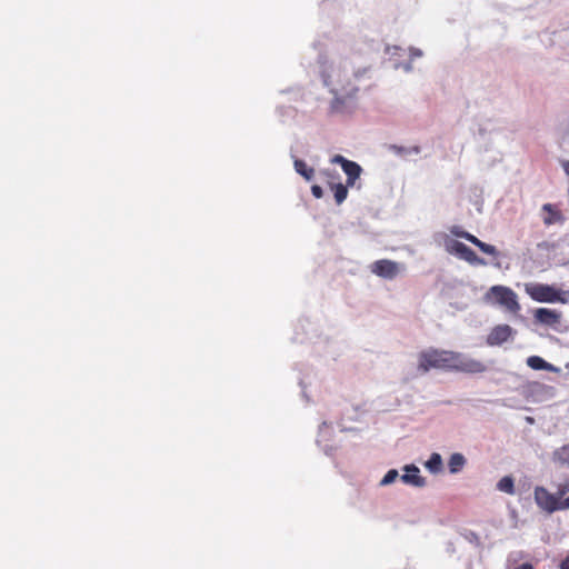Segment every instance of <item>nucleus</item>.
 <instances>
[{
	"label": "nucleus",
	"mask_w": 569,
	"mask_h": 569,
	"mask_svg": "<svg viewBox=\"0 0 569 569\" xmlns=\"http://www.w3.org/2000/svg\"><path fill=\"white\" fill-rule=\"evenodd\" d=\"M319 63L322 82L333 96L331 107L335 111H341L347 100L356 97L357 80L362 71L355 70L347 60L338 57H321Z\"/></svg>",
	"instance_id": "1"
},
{
	"label": "nucleus",
	"mask_w": 569,
	"mask_h": 569,
	"mask_svg": "<svg viewBox=\"0 0 569 569\" xmlns=\"http://www.w3.org/2000/svg\"><path fill=\"white\" fill-rule=\"evenodd\" d=\"M526 292L529 297L542 303H562L569 302V290H561L555 286L543 283H528L526 284Z\"/></svg>",
	"instance_id": "2"
},
{
	"label": "nucleus",
	"mask_w": 569,
	"mask_h": 569,
	"mask_svg": "<svg viewBox=\"0 0 569 569\" xmlns=\"http://www.w3.org/2000/svg\"><path fill=\"white\" fill-rule=\"evenodd\" d=\"M449 350L429 348L418 356V371L427 373L431 369L448 371Z\"/></svg>",
	"instance_id": "3"
},
{
	"label": "nucleus",
	"mask_w": 569,
	"mask_h": 569,
	"mask_svg": "<svg viewBox=\"0 0 569 569\" xmlns=\"http://www.w3.org/2000/svg\"><path fill=\"white\" fill-rule=\"evenodd\" d=\"M448 371L475 375L487 371V366L467 353L449 350Z\"/></svg>",
	"instance_id": "4"
},
{
	"label": "nucleus",
	"mask_w": 569,
	"mask_h": 569,
	"mask_svg": "<svg viewBox=\"0 0 569 569\" xmlns=\"http://www.w3.org/2000/svg\"><path fill=\"white\" fill-rule=\"evenodd\" d=\"M486 298L509 312L517 313L520 310L517 293L508 287L492 286L486 293Z\"/></svg>",
	"instance_id": "5"
},
{
	"label": "nucleus",
	"mask_w": 569,
	"mask_h": 569,
	"mask_svg": "<svg viewBox=\"0 0 569 569\" xmlns=\"http://www.w3.org/2000/svg\"><path fill=\"white\" fill-rule=\"evenodd\" d=\"M445 249L448 253L453 254L470 264L473 266H483L486 261L482 258H479L472 249H470L465 243L447 237L443 242Z\"/></svg>",
	"instance_id": "6"
},
{
	"label": "nucleus",
	"mask_w": 569,
	"mask_h": 569,
	"mask_svg": "<svg viewBox=\"0 0 569 569\" xmlns=\"http://www.w3.org/2000/svg\"><path fill=\"white\" fill-rule=\"evenodd\" d=\"M330 161L331 163L339 164L341 167L342 171L347 176L346 183L350 188L356 187V182L359 180L363 171L361 166L358 162L349 160L341 154L333 156Z\"/></svg>",
	"instance_id": "7"
},
{
	"label": "nucleus",
	"mask_w": 569,
	"mask_h": 569,
	"mask_svg": "<svg viewBox=\"0 0 569 569\" xmlns=\"http://www.w3.org/2000/svg\"><path fill=\"white\" fill-rule=\"evenodd\" d=\"M535 501L539 508L548 513L561 510V500L558 495L550 493L543 487H537L535 489Z\"/></svg>",
	"instance_id": "8"
},
{
	"label": "nucleus",
	"mask_w": 569,
	"mask_h": 569,
	"mask_svg": "<svg viewBox=\"0 0 569 569\" xmlns=\"http://www.w3.org/2000/svg\"><path fill=\"white\" fill-rule=\"evenodd\" d=\"M402 267L400 263L381 259L377 260L371 264V272L383 279H395L401 271Z\"/></svg>",
	"instance_id": "9"
},
{
	"label": "nucleus",
	"mask_w": 569,
	"mask_h": 569,
	"mask_svg": "<svg viewBox=\"0 0 569 569\" xmlns=\"http://www.w3.org/2000/svg\"><path fill=\"white\" fill-rule=\"evenodd\" d=\"M516 335V330L509 325H498L491 329L487 336L486 342L490 347L501 346L508 340L512 339Z\"/></svg>",
	"instance_id": "10"
},
{
	"label": "nucleus",
	"mask_w": 569,
	"mask_h": 569,
	"mask_svg": "<svg viewBox=\"0 0 569 569\" xmlns=\"http://www.w3.org/2000/svg\"><path fill=\"white\" fill-rule=\"evenodd\" d=\"M403 471L400 479L405 485L416 488H423L427 485L426 478L420 476V469L416 465H406Z\"/></svg>",
	"instance_id": "11"
},
{
	"label": "nucleus",
	"mask_w": 569,
	"mask_h": 569,
	"mask_svg": "<svg viewBox=\"0 0 569 569\" xmlns=\"http://www.w3.org/2000/svg\"><path fill=\"white\" fill-rule=\"evenodd\" d=\"M535 320L548 327H556L560 323L561 312L555 309L538 308L535 311Z\"/></svg>",
	"instance_id": "12"
},
{
	"label": "nucleus",
	"mask_w": 569,
	"mask_h": 569,
	"mask_svg": "<svg viewBox=\"0 0 569 569\" xmlns=\"http://www.w3.org/2000/svg\"><path fill=\"white\" fill-rule=\"evenodd\" d=\"M542 211H545L547 214L543 217V223L546 226L551 224H562L565 222V216L560 210L556 208V206L551 203H545L542 206Z\"/></svg>",
	"instance_id": "13"
},
{
	"label": "nucleus",
	"mask_w": 569,
	"mask_h": 569,
	"mask_svg": "<svg viewBox=\"0 0 569 569\" xmlns=\"http://www.w3.org/2000/svg\"><path fill=\"white\" fill-rule=\"evenodd\" d=\"M552 461L562 468L569 469V442L552 452Z\"/></svg>",
	"instance_id": "14"
},
{
	"label": "nucleus",
	"mask_w": 569,
	"mask_h": 569,
	"mask_svg": "<svg viewBox=\"0 0 569 569\" xmlns=\"http://www.w3.org/2000/svg\"><path fill=\"white\" fill-rule=\"evenodd\" d=\"M527 366L533 370H547V371H551V372L558 371V369L553 365L547 362L545 359H542L539 356L528 357Z\"/></svg>",
	"instance_id": "15"
},
{
	"label": "nucleus",
	"mask_w": 569,
	"mask_h": 569,
	"mask_svg": "<svg viewBox=\"0 0 569 569\" xmlns=\"http://www.w3.org/2000/svg\"><path fill=\"white\" fill-rule=\"evenodd\" d=\"M425 468L432 475H438L443 470L442 457L438 452H432L425 462Z\"/></svg>",
	"instance_id": "16"
},
{
	"label": "nucleus",
	"mask_w": 569,
	"mask_h": 569,
	"mask_svg": "<svg viewBox=\"0 0 569 569\" xmlns=\"http://www.w3.org/2000/svg\"><path fill=\"white\" fill-rule=\"evenodd\" d=\"M467 459L460 452H455L449 457L448 469L452 475L459 473L466 466Z\"/></svg>",
	"instance_id": "17"
},
{
	"label": "nucleus",
	"mask_w": 569,
	"mask_h": 569,
	"mask_svg": "<svg viewBox=\"0 0 569 569\" xmlns=\"http://www.w3.org/2000/svg\"><path fill=\"white\" fill-rule=\"evenodd\" d=\"M468 241L471 242L472 244H475L476 247H478L486 254H489L492 257L499 256V251L497 250V248L495 246L479 240L476 236H469Z\"/></svg>",
	"instance_id": "18"
},
{
	"label": "nucleus",
	"mask_w": 569,
	"mask_h": 569,
	"mask_svg": "<svg viewBox=\"0 0 569 569\" xmlns=\"http://www.w3.org/2000/svg\"><path fill=\"white\" fill-rule=\"evenodd\" d=\"M293 167L297 173L302 176L307 181H310L313 179L315 170L307 166V163L303 160L295 159Z\"/></svg>",
	"instance_id": "19"
},
{
	"label": "nucleus",
	"mask_w": 569,
	"mask_h": 569,
	"mask_svg": "<svg viewBox=\"0 0 569 569\" xmlns=\"http://www.w3.org/2000/svg\"><path fill=\"white\" fill-rule=\"evenodd\" d=\"M348 188H350V187L347 183L346 184H342V183L331 184V190L333 191L335 200H336L337 204H341L347 199Z\"/></svg>",
	"instance_id": "20"
},
{
	"label": "nucleus",
	"mask_w": 569,
	"mask_h": 569,
	"mask_svg": "<svg viewBox=\"0 0 569 569\" xmlns=\"http://www.w3.org/2000/svg\"><path fill=\"white\" fill-rule=\"evenodd\" d=\"M497 489L508 495H515V481L511 476H505L497 482Z\"/></svg>",
	"instance_id": "21"
},
{
	"label": "nucleus",
	"mask_w": 569,
	"mask_h": 569,
	"mask_svg": "<svg viewBox=\"0 0 569 569\" xmlns=\"http://www.w3.org/2000/svg\"><path fill=\"white\" fill-rule=\"evenodd\" d=\"M399 477V472L397 469H390L387 471V473L383 476V478L380 480V486L386 487L391 483H393Z\"/></svg>",
	"instance_id": "22"
},
{
	"label": "nucleus",
	"mask_w": 569,
	"mask_h": 569,
	"mask_svg": "<svg viewBox=\"0 0 569 569\" xmlns=\"http://www.w3.org/2000/svg\"><path fill=\"white\" fill-rule=\"evenodd\" d=\"M330 431L331 427L327 422H323L319 428V436L317 442L321 445L323 441H327L329 439Z\"/></svg>",
	"instance_id": "23"
},
{
	"label": "nucleus",
	"mask_w": 569,
	"mask_h": 569,
	"mask_svg": "<svg viewBox=\"0 0 569 569\" xmlns=\"http://www.w3.org/2000/svg\"><path fill=\"white\" fill-rule=\"evenodd\" d=\"M392 149L398 153V154H407V153H415V154H418L420 152V148L418 146H415V147H411L410 149H406L403 147H397V146H393Z\"/></svg>",
	"instance_id": "24"
},
{
	"label": "nucleus",
	"mask_w": 569,
	"mask_h": 569,
	"mask_svg": "<svg viewBox=\"0 0 569 569\" xmlns=\"http://www.w3.org/2000/svg\"><path fill=\"white\" fill-rule=\"evenodd\" d=\"M451 233L458 238H463L468 241V237L469 236H472L471 233L467 232V231H463L460 227H452L451 228Z\"/></svg>",
	"instance_id": "25"
},
{
	"label": "nucleus",
	"mask_w": 569,
	"mask_h": 569,
	"mask_svg": "<svg viewBox=\"0 0 569 569\" xmlns=\"http://www.w3.org/2000/svg\"><path fill=\"white\" fill-rule=\"evenodd\" d=\"M569 491V480L557 486V495L561 499Z\"/></svg>",
	"instance_id": "26"
},
{
	"label": "nucleus",
	"mask_w": 569,
	"mask_h": 569,
	"mask_svg": "<svg viewBox=\"0 0 569 569\" xmlns=\"http://www.w3.org/2000/svg\"><path fill=\"white\" fill-rule=\"evenodd\" d=\"M423 56V52L421 49L419 48H416V47H410L409 48V57L411 60L416 59V58H421Z\"/></svg>",
	"instance_id": "27"
},
{
	"label": "nucleus",
	"mask_w": 569,
	"mask_h": 569,
	"mask_svg": "<svg viewBox=\"0 0 569 569\" xmlns=\"http://www.w3.org/2000/svg\"><path fill=\"white\" fill-rule=\"evenodd\" d=\"M311 193H312V196H313L315 198L320 199V198H322V196H323V190H322V188H321L320 186H318V184H313V186L311 187Z\"/></svg>",
	"instance_id": "28"
},
{
	"label": "nucleus",
	"mask_w": 569,
	"mask_h": 569,
	"mask_svg": "<svg viewBox=\"0 0 569 569\" xmlns=\"http://www.w3.org/2000/svg\"><path fill=\"white\" fill-rule=\"evenodd\" d=\"M396 68H402L405 72L409 73L413 70L412 60L410 59L408 62L396 64Z\"/></svg>",
	"instance_id": "29"
},
{
	"label": "nucleus",
	"mask_w": 569,
	"mask_h": 569,
	"mask_svg": "<svg viewBox=\"0 0 569 569\" xmlns=\"http://www.w3.org/2000/svg\"><path fill=\"white\" fill-rule=\"evenodd\" d=\"M521 553L520 552H511L508 558H507V562L508 565L511 563V562H516L518 560V557L520 556Z\"/></svg>",
	"instance_id": "30"
},
{
	"label": "nucleus",
	"mask_w": 569,
	"mask_h": 569,
	"mask_svg": "<svg viewBox=\"0 0 569 569\" xmlns=\"http://www.w3.org/2000/svg\"><path fill=\"white\" fill-rule=\"evenodd\" d=\"M561 167H562L565 173L569 177V160H562Z\"/></svg>",
	"instance_id": "31"
},
{
	"label": "nucleus",
	"mask_w": 569,
	"mask_h": 569,
	"mask_svg": "<svg viewBox=\"0 0 569 569\" xmlns=\"http://www.w3.org/2000/svg\"><path fill=\"white\" fill-rule=\"evenodd\" d=\"M513 569H533V566L529 562L521 563Z\"/></svg>",
	"instance_id": "32"
},
{
	"label": "nucleus",
	"mask_w": 569,
	"mask_h": 569,
	"mask_svg": "<svg viewBox=\"0 0 569 569\" xmlns=\"http://www.w3.org/2000/svg\"><path fill=\"white\" fill-rule=\"evenodd\" d=\"M569 509V496L561 500V510Z\"/></svg>",
	"instance_id": "33"
},
{
	"label": "nucleus",
	"mask_w": 569,
	"mask_h": 569,
	"mask_svg": "<svg viewBox=\"0 0 569 569\" xmlns=\"http://www.w3.org/2000/svg\"><path fill=\"white\" fill-rule=\"evenodd\" d=\"M560 569H569V556L561 561Z\"/></svg>",
	"instance_id": "34"
},
{
	"label": "nucleus",
	"mask_w": 569,
	"mask_h": 569,
	"mask_svg": "<svg viewBox=\"0 0 569 569\" xmlns=\"http://www.w3.org/2000/svg\"><path fill=\"white\" fill-rule=\"evenodd\" d=\"M323 450H325V452H326L327 455H329V453H330V451H329V449H328V447H327V446H325V447H323Z\"/></svg>",
	"instance_id": "35"
}]
</instances>
